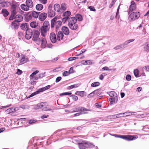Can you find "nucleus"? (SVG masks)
<instances>
[{"label": "nucleus", "instance_id": "59", "mask_svg": "<svg viewBox=\"0 0 149 149\" xmlns=\"http://www.w3.org/2000/svg\"><path fill=\"white\" fill-rule=\"evenodd\" d=\"M61 79L62 78L61 77H57L55 80L56 82H58L61 80Z\"/></svg>", "mask_w": 149, "mask_h": 149}, {"label": "nucleus", "instance_id": "13", "mask_svg": "<svg viewBox=\"0 0 149 149\" xmlns=\"http://www.w3.org/2000/svg\"><path fill=\"white\" fill-rule=\"evenodd\" d=\"M47 14L45 13H41L38 16V18L40 20L43 21L44 20L47 18Z\"/></svg>", "mask_w": 149, "mask_h": 149}, {"label": "nucleus", "instance_id": "49", "mask_svg": "<svg viewBox=\"0 0 149 149\" xmlns=\"http://www.w3.org/2000/svg\"><path fill=\"white\" fill-rule=\"evenodd\" d=\"M45 72L44 73H42L39 74L38 75L39 78H41L45 77Z\"/></svg>", "mask_w": 149, "mask_h": 149}, {"label": "nucleus", "instance_id": "63", "mask_svg": "<svg viewBox=\"0 0 149 149\" xmlns=\"http://www.w3.org/2000/svg\"><path fill=\"white\" fill-rule=\"evenodd\" d=\"M44 91H45L44 87L39 88L38 90L37 91H38V93H40V92H42Z\"/></svg>", "mask_w": 149, "mask_h": 149}, {"label": "nucleus", "instance_id": "57", "mask_svg": "<svg viewBox=\"0 0 149 149\" xmlns=\"http://www.w3.org/2000/svg\"><path fill=\"white\" fill-rule=\"evenodd\" d=\"M78 57H70L69 58L68 60L69 61H70L73 60H74L75 59H77Z\"/></svg>", "mask_w": 149, "mask_h": 149}, {"label": "nucleus", "instance_id": "58", "mask_svg": "<svg viewBox=\"0 0 149 149\" xmlns=\"http://www.w3.org/2000/svg\"><path fill=\"white\" fill-rule=\"evenodd\" d=\"M94 95V93H93V91L92 92L88 95L87 97L88 98H90L93 96Z\"/></svg>", "mask_w": 149, "mask_h": 149}, {"label": "nucleus", "instance_id": "30", "mask_svg": "<svg viewBox=\"0 0 149 149\" xmlns=\"http://www.w3.org/2000/svg\"><path fill=\"white\" fill-rule=\"evenodd\" d=\"M31 15L32 17H33L34 18H37L39 16V13L35 11H33L32 12Z\"/></svg>", "mask_w": 149, "mask_h": 149}, {"label": "nucleus", "instance_id": "16", "mask_svg": "<svg viewBox=\"0 0 149 149\" xmlns=\"http://www.w3.org/2000/svg\"><path fill=\"white\" fill-rule=\"evenodd\" d=\"M130 112H126L124 113H120L116 114L117 118L122 117L124 116H126L130 115Z\"/></svg>", "mask_w": 149, "mask_h": 149}, {"label": "nucleus", "instance_id": "35", "mask_svg": "<svg viewBox=\"0 0 149 149\" xmlns=\"http://www.w3.org/2000/svg\"><path fill=\"white\" fill-rule=\"evenodd\" d=\"M17 6L15 4H13L11 6V12L13 13V12H14V13H16V9Z\"/></svg>", "mask_w": 149, "mask_h": 149}, {"label": "nucleus", "instance_id": "44", "mask_svg": "<svg viewBox=\"0 0 149 149\" xmlns=\"http://www.w3.org/2000/svg\"><path fill=\"white\" fill-rule=\"evenodd\" d=\"M71 94H72V93L70 92H65V93H60L59 94V95L61 96H63V95H70Z\"/></svg>", "mask_w": 149, "mask_h": 149}, {"label": "nucleus", "instance_id": "39", "mask_svg": "<svg viewBox=\"0 0 149 149\" xmlns=\"http://www.w3.org/2000/svg\"><path fill=\"white\" fill-rule=\"evenodd\" d=\"M100 84V83L98 82H96L92 83L91 84V86L95 87L99 86Z\"/></svg>", "mask_w": 149, "mask_h": 149}, {"label": "nucleus", "instance_id": "47", "mask_svg": "<svg viewBox=\"0 0 149 149\" xmlns=\"http://www.w3.org/2000/svg\"><path fill=\"white\" fill-rule=\"evenodd\" d=\"M142 70L143 71H149V66L144 67L142 69Z\"/></svg>", "mask_w": 149, "mask_h": 149}, {"label": "nucleus", "instance_id": "38", "mask_svg": "<svg viewBox=\"0 0 149 149\" xmlns=\"http://www.w3.org/2000/svg\"><path fill=\"white\" fill-rule=\"evenodd\" d=\"M61 8L62 10L63 11H65L67 9V5L65 3H62L61 4Z\"/></svg>", "mask_w": 149, "mask_h": 149}, {"label": "nucleus", "instance_id": "11", "mask_svg": "<svg viewBox=\"0 0 149 149\" xmlns=\"http://www.w3.org/2000/svg\"><path fill=\"white\" fill-rule=\"evenodd\" d=\"M77 22V18L74 17H72L69 18L68 20V26L72 24L76 23Z\"/></svg>", "mask_w": 149, "mask_h": 149}, {"label": "nucleus", "instance_id": "27", "mask_svg": "<svg viewBox=\"0 0 149 149\" xmlns=\"http://www.w3.org/2000/svg\"><path fill=\"white\" fill-rule=\"evenodd\" d=\"M47 43L46 39L44 38H42L41 39L40 43L41 44L42 47L43 48L45 47Z\"/></svg>", "mask_w": 149, "mask_h": 149}, {"label": "nucleus", "instance_id": "51", "mask_svg": "<svg viewBox=\"0 0 149 149\" xmlns=\"http://www.w3.org/2000/svg\"><path fill=\"white\" fill-rule=\"evenodd\" d=\"M93 93H94V94L97 95H98L100 93V90L99 89H97L96 90H95L93 91Z\"/></svg>", "mask_w": 149, "mask_h": 149}, {"label": "nucleus", "instance_id": "64", "mask_svg": "<svg viewBox=\"0 0 149 149\" xmlns=\"http://www.w3.org/2000/svg\"><path fill=\"white\" fill-rule=\"evenodd\" d=\"M22 73V70H20L19 69H17V74L18 75H20Z\"/></svg>", "mask_w": 149, "mask_h": 149}, {"label": "nucleus", "instance_id": "28", "mask_svg": "<svg viewBox=\"0 0 149 149\" xmlns=\"http://www.w3.org/2000/svg\"><path fill=\"white\" fill-rule=\"evenodd\" d=\"M118 97L117 96H115L113 97H112V101L110 102V104L111 105L114 103H116L118 100Z\"/></svg>", "mask_w": 149, "mask_h": 149}, {"label": "nucleus", "instance_id": "40", "mask_svg": "<svg viewBox=\"0 0 149 149\" xmlns=\"http://www.w3.org/2000/svg\"><path fill=\"white\" fill-rule=\"evenodd\" d=\"M139 71L137 69H136L134 70V73L135 76L136 77H139Z\"/></svg>", "mask_w": 149, "mask_h": 149}, {"label": "nucleus", "instance_id": "48", "mask_svg": "<svg viewBox=\"0 0 149 149\" xmlns=\"http://www.w3.org/2000/svg\"><path fill=\"white\" fill-rule=\"evenodd\" d=\"M78 87L77 84H74L70 86H69L68 87V89H69L74 88L77 87Z\"/></svg>", "mask_w": 149, "mask_h": 149}, {"label": "nucleus", "instance_id": "1", "mask_svg": "<svg viewBox=\"0 0 149 149\" xmlns=\"http://www.w3.org/2000/svg\"><path fill=\"white\" fill-rule=\"evenodd\" d=\"M39 35L40 32L37 30H33L31 29H27L26 30V38L29 40L32 36V40L38 45L40 44L41 41V39L39 38Z\"/></svg>", "mask_w": 149, "mask_h": 149}, {"label": "nucleus", "instance_id": "45", "mask_svg": "<svg viewBox=\"0 0 149 149\" xmlns=\"http://www.w3.org/2000/svg\"><path fill=\"white\" fill-rule=\"evenodd\" d=\"M38 94V91H36L35 92H34L33 93H31L29 96H28L27 98H26L27 99L29 98L30 97H32L33 96H34L36 95V94Z\"/></svg>", "mask_w": 149, "mask_h": 149}, {"label": "nucleus", "instance_id": "15", "mask_svg": "<svg viewBox=\"0 0 149 149\" xmlns=\"http://www.w3.org/2000/svg\"><path fill=\"white\" fill-rule=\"evenodd\" d=\"M62 32L66 35H68L69 33V30L68 28L66 26H63L61 29Z\"/></svg>", "mask_w": 149, "mask_h": 149}, {"label": "nucleus", "instance_id": "52", "mask_svg": "<svg viewBox=\"0 0 149 149\" xmlns=\"http://www.w3.org/2000/svg\"><path fill=\"white\" fill-rule=\"evenodd\" d=\"M70 97L72 98V99L75 101H77L78 100V97L76 95H71L70 96Z\"/></svg>", "mask_w": 149, "mask_h": 149}, {"label": "nucleus", "instance_id": "62", "mask_svg": "<svg viewBox=\"0 0 149 149\" xmlns=\"http://www.w3.org/2000/svg\"><path fill=\"white\" fill-rule=\"evenodd\" d=\"M39 1L40 3L43 4H45L47 2V0H39Z\"/></svg>", "mask_w": 149, "mask_h": 149}, {"label": "nucleus", "instance_id": "5", "mask_svg": "<svg viewBox=\"0 0 149 149\" xmlns=\"http://www.w3.org/2000/svg\"><path fill=\"white\" fill-rule=\"evenodd\" d=\"M120 138L123 139L127 141H130L137 139L138 137L136 136H132L129 135H120Z\"/></svg>", "mask_w": 149, "mask_h": 149}, {"label": "nucleus", "instance_id": "50", "mask_svg": "<svg viewBox=\"0 0 149 149\" xmlns=\"http://www.w3.org/2000/svg\"><path fill=\"white\" fill-rule=\"evenodd\" d=\"M144 49L146 51H149V44L146 45L144 47Z\"/></svg>", "mask_w": 149, "mask_h": 149}, {"label": "nucleus", "instance_id": "42", "mask_svg": "<svg viewBox=\"0 0 149 149\" xmlns=\"http://www.w3.org/2000/svg\"><path fill=\"white\" fill-rule=\"evenodd\" d=\"M93 61L91 60H86L85 61V65H91L93 63H92Z\"/></svg>", "mask_w": 149, "mask_h": 149}, {"label": "nucleus", "instance_id": "25", "mask_svg": "<svg viewBox=\"0 0 149 149\" xmlns=\"http://www.w3.org/2000/svg\"><path fill=\"white\" fill-rule=\"evenodd\" d=\"M63 37V33L62 32L60 31L58 33L57 38L58 40L62 39Z\"/></svg>", "mask_w": 149, "mask_h": 149}, {"label": "nucleus", "instance_id": "10", "mask_svg": "<svg viewBox=\"0 0 149 149\" xmlns=\"http://www.w3.org/2000/svg\"><path fill=\"white\" fill-rule=\"evenodd\" d=\"M136 5L134 1H132L131 2V5L130 6L129 11L128 12V14H129L130 12H132L136 9Z\"/></svg>", "mask_w": 149, "mask_h": 149}, {"label": "nucleus", "instance_id": "33", "mask_svg": "<svg viewBox=\"0 0 149 149\" xmlns=\"http://www.w3.org/2000/svg\"><path fill=\"white\" fill-rule=\"evenodd\" d=\"M2 13L4 17L8 16L9 14L8 12L6 9H3L2 11Z\"/></svg>", "mask_w": 149, "mask_h": 149}, {"label": "nucleus", "instance_id": "41", "mask_svg": "<svg viewBox=\"0 0 149 149\" xmlns=\"http://www.w3.org/2000/svg\"><path fill=\"white\" fill-rule=\"evenodd\" d=\"M15 111V109L13 108H10L7 109L6 111V112L10 113L14 112Z\"/></svg>", "mask_w": 149, "mask_h": 149}, {"label": "nucleus", "instance_id": "43", "mask_svg": "<svg viewBox=\"0 0 149 149\" xmlns=\"http://www.w3.org/2000/svg\"><path fill=\"white\" fill-rule=\"evenodd\" d=\"M39 72V71L36 70L35 71L33 72L30 75V78L31 79L33 78V77L36 74H37Z\"/></svg>", "mask_w": 149, "mask_h": 149}, {"label": "nucleus", "instance_id": "26", "mask_svg": "<svg viewBox=\"0 0 149 149\" xmlns=\"http://www.w3.org/2000/svg\"><path fill=\"white\" fill-rule=\"evenodd\" d=\"M20 7L22 10L24 11H27L29 10V8L26 4V5L21 4L20 6Z\"/></svg>", "mask_w": 149, "mask_h": 149}, {"label": "nucleus", "instance_id": "9", "mask_svg": "<svg viewBox=\"0 0 149 149\" xmlns=\"http://www.w3.org/2000/svg\"><path fill=\"white\" fill-rule=\"evenodd\" d=\"M19 25V22H16V20H15L10 25V27L15 30H17L18 28Z\"/></svg>", "mask_w": 149, "mask_h": 149}, {"label": "nucleus", "instance_id": "34", "mask_svg": "<svg viewBox=\"0 0 149 149\" xmlns=\"http://www.w3.org/2000/svg\"><path fill=\"white\" fill-rule=\"evenodd\" d=\"M75 18H77L79 21H81L82 20V17L81 15L79 14H77L75 15Z\"/></svg>", "mask_w": 149, "mask_h": 149}, {"label": "nucleus", "instance_id": "56", "mask_svg": "<svg viewBox=\"0 0 149 149\" xmlns=\"http://www.w3.org/2000/svg\"><path fill=\"white\" fill-rule=\"evenodd\" d=\"M88 8L91 11H96V10L95 9V8L93 6H89Z\"/></svg>", "mask_w": 149, "mask_h": 149}, {"label": "nucleus", "instance_id": "19", "mask_svg": "<svg viewBox=\"0 0 149 149\" xmlns=\"http://www.w3.org/2000/svg\"><path fill=\"white\" fill-rule=\"evenodd\" d=\"M29 26L28 24L27 23H22L20 25V28L22 30L25 31L26 29V30L29 29L28 28Z\"/></svg>", "mask_w": 149, "mask_h": 149}, {"label": "nucleus", "instance_id": "21", "mask_svg": "<svg viewBox=\"0 0 149 149\" xmlns=\"http://www.w3.org/2000/svg\"><path fill=\"white\" fill-rule=\"evenodd\" d=\"M45 102H42L38 103L35 106V108L36 109H38L40 108H42L45 105Z\"/></svg>", "mask_w": 149, "mask_h": 149}, {"label": "nucleus", "instance_id": "12", "mask_svg": "<svg viewBox=\"0 0 149 149\" xmlns=\"http://www.w3.org/2000/svg\"><path fill=\"white\" fill-rule=\"evenodd\" d=\"M21 56L22 57L20 60V65L23 64L27 61H29L28 59L26 56L24 55H22Z\"/></svg>", "mask_w": 149, "mask_h": 149}, {"label": "nucleus", "instance_id": "54", "mask_svg": "<svg viewBox=\"0 0 149 149\" xmlns=\"http://www.w3.org/2000/svg\"><path fill=\"white\" fill-rule=\"evenodd\" d=\"M126 79L127 81H130L131 79V77L130 75L129 74H127L126 76Z\"/></svg>", "mask_w": 149, "mask_h": 149}, {"label": "nucleus", "instance_id": "36", "mask_svg": "<svg viewBox=\"0 0 149 149\" xmlns=\"http://www.w3.org/2000/svg\"><path fill=\"white\" fill-rule=\"evenodd\" d=\"M16 13H14V12H13V13L11 12V15L9 17V20H11L15 18V15L16 14Z\"/></svg>", "mask_w": 149, "mask_h": 149}, {"label": "nucleus", "instance_id": "18", "mask_svg": "<svg viewBox=\"0 0 149 149\" xmlns=\"http://www.w3.org/2000/svg\"><path fill=\"white\" fill-rule=\"evenodd\" d=\"M134 40H135L134 39H132L128 40L125 41L124 43L122 44V45L123 46V48H124L126 47L128 44L131 42H133Z\"/></svg>", "mask_w": 149, "mask_h": 149}, {"label": "nucleus", "instance_id": "61", "mask_svg": "<svg viewBox=\"0 0 149 149\" xmlns=\"http://www.w3.org/2000/svg\"><path fill=\"white\" fill-rule=\"evenodd\" d=\"M102 70H109V71H111L112 70V69H109V68L106 66L104 67L102 69Z\"/></svg>", "mask_w": 149, "mask_h": 149}, {"label": "nucleus", "instance_id": "37", "mask_svg": "<svg viewBox=\"0 0 149 149\" xmlns=\"http://www.w3.org/2000/svg\"><path fill=\"white\" fill-rule=\"evenodd\" d=\"M37 24L35 22H31L30 24V26L32 28H36L37 26Z\"/></svg>", "mask_w": 149, "mask_h": 149}, {"label": "nucleus", "instance_id": "31", "mask_svg": "<svg viewBox=\"0 0 149 149\" xmlns=\"http://www.w3.org/2000/svg\"><path fill=\"white\" fill-rule=\"evenodd\" d=\"M107 93L111 97H115V96H117V94L114 91H111L109 92H107Z\"/></svg>", "mask_w": 149, "mask_h": 149}, {"label": "nucleus", "instance_id": "6", "mask_svg": "<svg viewBox=\"0 0 149 149\" xmlns=\"http://www.w3.org/2000/svg\"><path fill=\"white\" fill-rule=\"evenodd\" d=\"M52 7L53 5L52 4H49L48 6L47 13L49 17H52L55 15V12L52 9Z\"/></svg>", "mask_w": 149, "mask_h": 149}, {"label": "nucleus", "instance_id": "46", "mask_svg": "<svg viewBox=\"0 0 149 149\" xmlns=\"http://www.w3.org/2000/svg\"><path fill=\"white\" fill-rule=\"evenodd\" d=\"M122 44L118 45L114 48V49L115 50L119 49L121 48H123V46Z\"/></svg>", "mask_w": 149, "mask_h": 149}, {"label": "nucleus", "instance_id": "32", "mask_svg": "<svg viewBox=\"0 0 149 149\" xmlns=\"http://www.w3.org/2000/svg\"><path fill=\"white\" fill-rule=\"evenodd\" d=\"M36 8L38 10H41L43 8V6L41 4H38L36 5Z\"/></svg>", "mask_w": 149, "mask_h": 149}, {"label": "nucleus", "instance_id": "55", "mask_svg": "<svg viewBox=\"0 0 149 149\" xmlns=\"http://www.w3.org/2000/svg\"><path fill=\"white\" fill-rule=\"evenodd\" d=\"M42 110L44 111H51L52 109L51 108L47 107H45L42 109Z\"/></svg>", "mask_w": 149, "mask_h": 149}, {"label": "nucleus", "instance_id": "17", "mask_svg": "<svg viewBox=\"0 0 149 149\" xmlns=\"http://www.w3.org/2000/svg\"><path fill=\"white\" fill-rule=\"evenodd\" d=\"M15 18L16 19L15 20H16V22H20L23 20V17L21 15H17L15 16Z\"/></svg>", "mask_w": 149, "mask_h": 149}, {"label": "nucleus", "instance_id": "29", "mask_svg": "<svg viewBox=\"0 0 149 149\" xmlns=\"http://www.w3.org/2000/svg\"><path fill=\"white\" fill-rule=\"evenodd\" d=\"M54 10L56 11H57L58 12H60V5L58 4H55L54 6Z\"/></svg>", "mask_w": 149, "mask_h": 149}, {"label": "nucleus", "instance_id": "8", "mask_svg": "<svg viewBox=\"0 0 149 149\" xmlns=\"http://www.w3.org/2000/svg\"><path fill=\"white\" fill-rule=\"evenodd\" d=\"M49 39L52 43H55L56 42V36L54 33L52 32L50 33Z\"/></svg>", "mask_w": 149, "mask_h": 149}, {"label": "nucleus", "instance_id": "4", "mask_svg": "<svg viewBox=\"0 0 149 149\" xmlns=\"http://www.w3.org/2000/svg\"><path fill=\"white\" fill-rule=\"evenodd\" d=\"M57 20V17H55L51 20V27L52 28H53L55 26L56 29H57L61 26V22L60 21H56Z\"/></svg>", "mask_w": 149, "mask_h": 149}, {"label": "nucleus", "instance_id": "23", "mask_svg": "<svg viewBox=\"0 0 149 149\" xmlns=\"http://www.w3.org/2000/svg\"><path fill=\"white\" fill-rule=\"evenodd\" d=\"M26 4L29 8H31L33 6V5L31 0H26Z\"/></svg>", "mask_w": 149, "mask_h": 149}, {"label": "nucleus", "instance_id": "24", "mask_svg": "<svg viewBox=\"0 0 149 149\" xmlns=\"http://www.w3.org/2000/svg\"><path fill=\"white\" fill-rule=\"evenodd\" d=\"M71 15V13L70 11H67L63 13V16L65 17L69 18V17Z\"/></svg>", "mask_w": 149, "mask_h": 149}, {"label": "nucleus", "instance_id": "3", "mask_svg": "<svg viewBox=\"0 0 149 149\" xmlns=\"http://www.w3.org/2000/svg\"><path fill=\"white\" fill-rule=\"evenodd\" d=\"M78 144L79 149H86V148H92L95 147V146L93 144L84 141L78 143Z\"/></svg>", "mask_w": 149, "mask_h": 149}, {"label": "nucleus", "instance_id": "2", "mask_svg": "<svg viewBox=\"0 0 149 149\" xmlns=\"http://www.w3.org/2000/svg\"><path fill=\"white\" fill-rule=\"evenodd\" d=\"M50 27L49 23L47 21H45L40 28V32L41 36L45 37L47 35L48 31H49Z\"/></svg>", "mask_w": 149, "mask_h": 149}, {"label": "nucleus", "instance_id": "53", "mask_svg": "<svg viewBox=\"0 0 149 149\" xmlns=\"http://www.w3.org/2000/svg\"><path fill=\"white\" fill-rule=\"evenodd\" d=\"M70 74L69 72L67 71H65L63 73V76H66Z\"/></svg>", "mask_w": 149, "mask_h": 149}, {"label": "nucleus", "instance_id": "7", "mask_svg": "<svg viewBox=\"0 0 149 149\" xmlns=\"http://www.w3.org/2000/svg\"><path fill=\"white\" fill-rule=\"evenodd\" d=\"M139 12H134L130 14L129 16V18L131 19L134 20L138 18L140 16Z\"/></svg>", "mask_w": 149, "mask_h": 149}, {"label": "nucleus", "instance_id": "20", "mask_svg": "<svg viewBox=\"0 0 149 149\" xmlns=\"http://www.w3.org/2000/svg\"><path fill=\"white\" fill-rule=\"evenodd\" d=\"M71 26L70 25L68 26L70 28L71 30H76L78 28V25L76 23L72 24H71Z\"/></svg>", "mask_w": 149, "mask_h": 149}, {"label": "nucleus", "instance_id": "14", "mask_svg": "<svg viewBox=\"0 0 149 149\" xmlns=\"http://www.w3.org/2000/svg\"><path fill=\"white\" fill-rule=\"evenodd\" d=\"M24 15L25 16L24 19L26 22H28L32 18L31 14L30 13H26Z\"/></svg>", "mask_w": 149, "mask_h": 149}, {"label": "nucleus", "instance_id": "60", "mask_svg": "<svg viewBox=\"0 0 149 149\" xmlns=\"http://www.w3.org/2000/svg\"><path fill=\"white\" fill-rule=\"evenodd\" d=\"M68 18L64 17L62 19V20L63 23H65L68 20Z\"/></svg>", "mask_w": 149, "mask_h": 149}, {"label": "nucleus", "instance_id": "22", "mask_svg": "<svg viewBox=\"0 0 149 149\" xmlns=\"http://www.w3.org/2000/svg\"><path fill=\"white\" fill-rule=\"evenodd\" d=\"M75 94L76 95H79L81 97H83L86 96V93L84 91H78L76 92Z\"/></svg>", "mask_w": 149, "mask_h": 149}]
</instances>
